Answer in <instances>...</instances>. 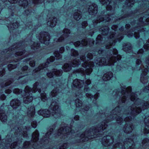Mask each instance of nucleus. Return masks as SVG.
I'll use <instances>...</instances> for the list:
<instances>
[{
  "mask_svg": "<svg viewBox=\"0 0 149 149\" xmlns=\"http://www.w3.org/2000/svg\"><path fill=\"white\" fill-rule=\"evenodd\" d=\"M122 108L119 106L113 109L109 114L106 113L104 114L100 113V116L101 119L103 120L96 127H93L90 129H87L85 132L80 135L78 142H85L89 140L98 137H100L103 134V132L107 127V123L113 120L114 118L116 119L117 123L121 124L125 122V125L123 128L124 132L126 133H129L130 132V120L129 110H126L124 112Z\"/></svg>",
  "mask_w": 149,
  "mask_h": 149,
  "instance_id": "f257e3e1",
  "label": "nucleus"
},
{
  "mask_svg": "<svg viewBox=\"0 0 149 149\" xmlns=\"http://www.w3.org/2000/svg\"><path fill=\"white\" fill-rule=\"evenodd\" d=\"M53 130L50 129L47 133L43 136L39 142H37L38 139L39 134L38 131L36 130L32 134L31 142L25 141L24 143L23 148L28 149H50L53 148L49 147V142L51 139L53 137H58L61 139V141L67 140L71 138L72 135L75 133L73 128L70 125V127L68 126L62 127L54 134H52Z\"/></svg>",
  "mask_w": 149,
  "mask_h": 149,
  "instance_id": "f03ea898",
  "label": "nucleus"
},
{
  "mask_svg": "<svg viewBox=\"0 0 149 149\" xmlns=\"http://www.w3.org/2000/svg\"><path fill=\"white\" fill-rule=\"evenodd\" d=\"M109 34L108 39H109L110 41L105 46L106 49H109L107 51V53H105V51L104 50L101 49L99 50L97 52L98 54H101L102 56H104L105 54V56H106L107 59H106L104 57L96 59L95 62L97 66L113 65L117 61H119L121 59V56L118 54L117 50L116 49L113 48L111 46L114 45L118 41L120 42L123 38V36L119 34L117 38L115 40L114 37L115 36L114 32H113L111 34L110 33Z\"/></svg>",
  "mask_w": 149,
  "mask_h": 149,
  "instance_id": "7ed1b4c3",
  "label": "nucleus"
},
{
  "mask_svg": "<svg viewBox=\"0 0 149 149\" xmlns=\"http://www.w3.org/2000/svg\"><path fill=\"white\" fill-rule=\"evenodd\" d=\"M29 44L33 50L37 49L40 47L39 43L34 42L30 39L28 41H23L18 44H14L8 49L2 51L1 54L5 57L4 60L6 61L9 62L13 61L16 62L24 57H23V55L25 51L24 49V46H25L24 44Z\"/></svg>",
  "mask_w": 149,
  "mask_h": 149,
  "instance_id": "20e7f679",
  "label": "nucleus"
},
{
  "mask_svg": "<svg viewBox=\"0 0 149 149\" xmlns=\"http://www.w3.org/2000/svg\"><path fill=\"white\" fill-rule=\"evenodd\" d=\"M12 132H14V135H13L11 138L6 140L3 139L1 140L0 143V148L1 149H8L18 148V144H19L22 142V137L27 138V131L28 130L26 126L22 127V130L20 127L14 125L10 126Z\"/></svg>",
  "mask_w": 149,
  "mask_h": 149,
  "instance_id": "39448f33",
  "label": "nucleus"
},
{
  "mask_svg": "<svg viewBox=\"0 0 149 149\" xmlns=\"http://www.w3.org/2000/svg\"><path fill=\"white\" fill-rule=\"evenodd\" d=\"M93 55L91 53H89L87 56V58L84 56H81L80 58V60L83 62H84L82 63V66L86 69L81 68L76 70L78 73H81L83 75H89L92 71V68L94 66V63L93 62H90L88 63L89 61L92 58Z\"/></svg>",
  "mask_w": 149,
  "mask_h": 149,
  "instance_id": "423d86ee",
  "label": "nucleus"
},
{
  "mask_svg": "<svg viewBox=\"0 0 149 149\" xmlns=\"http://www.w3.org/2000/svg\"><path fill=\"white\" fill-rule=\"evenodd\" d=\"M49 109H51V112L47 109H41L38 111V114L46 118L50 116L51 114L55 118L61 117L60 110L57 102L55 101L53 102L49 106Z\"/></svg>",
  "mask_w": 149,
  "mask_h": 149,
  "instance_id": "0eeeda50",
  "label": "nucleus"
},
{
  "mask_svg": "<svg viewBox=\"0 0 149 149\" xmlns=\"http://www.w3.org/2000/svg\"><path fill=\"white\" fill-rule=\"evenodd\" d=\"M40 86L39 82H36L33 84V87L32 89L28 86H26L24 89V92L25 95L24 96L25 97L24 98V102L26 104H27L31 102L33 99L32 93H35L37 91L38 92L40 93L41 90L40 88H39Z\"/></svg>",
  "mask_w": 149,
  "mask_h": 149,
  "instance_id": "6e6552de",
  "label": "nucleus"
},
{
  "mask_svg": "<svg viewBox=\"0 0 149 149\" xmlns=\"http://www.w3.org/2000/svg\"><path fill=\"white\" fill-rule=\"evenodd\" d=\"M130 86L128 88H120L119 89L115 90L112 94L119 100V103H125L127 98H130Z\"/></svg>",
  "mask_w": 149,
  "mask_h": 149,
  "instance_id": "1a4fd4ad",
  "label": "nucleus"
},
{
  "mask_svg": "<svg viewBox=\"0 0 149 149\" xmlns=\"http://www.w3.org/2000/svg\"><path fill=\"white\" fill-rule=\"evenodd\" d=\"M111 17L109 14H108L106 15L104 17H102V16H99L97 18V19L95 21L93 20V24L90 26L91 30L89 32V35L91 36H92L95 32L92 30L94 29L97 28L96 25H97V24L98 23H100V22H102V24L105 23V25H107V26H108L109 22L111 21V22H112V21H111V19L110 18Z\"/></svg>",
  "mask_w": 149,
  "mask_h": 149,
  "instance_id": "9d476101",
  "label": "nucleus"
},
{
  "mask_svg": "<svg viewBox=\"0 0 149 149\" xmlns=\"http://www.w3.org/2000/svg\"><path fill=\"white\" fill-rule=\"evenodd\" d=\"M111 17L109 14H108L106 15L104 17H102V16H99L97 18V19L95 21L93 20V24L90 26L91 30L89 32V35L91 36H92L95 32L92 30L94 29L97 28L96 25H97V24L98 23H100V22H102V24L105 23V25H107V26H108L109 22L111 21V22H112V21H111V19L110 18Z\"/></svg>",
  "mask_w": 149,
  "mask_h": 149,
  "instance_id": "9b49d317",
  "label": "nucleus"
},
{
  "mask_svg": "<svg viewBox=\"0 0 149 149\" xmlns=\"http://www.w3.org/2000/svg\"><path fill=\"white\" fill-rule=\"evenodd\" d=\"M149 24V17L146 18L145 17H141L139 20V23L138 24L137 27L136 28L134 31H137L138 32L135 31L134 33V37L136 39L139 37V32L141 31H144L145 30L143 28V26Z\"/></svg>",
  "mask_w": 149,
  "mask_h": 149,
  "instance_id": "f8f14e48",
  "label": "nucleus"
},
{
  "mask_svg": "<svg viewBox=\"0 0 149 149\" xmlns=\"http://www.w3.org/2000/svg\"><path fill=\"white\" fill-rule=\"evenodd\" d=\"M91 83V81L89 79H87L85 81V82H84L83 81L76 79L73 81L72 87L73 88H81L84 86V91L89 92L90 91V89L88 86Z\"/></svg>",
  "mask_w": 149,
  "mask_h": 149,
  "instance_id": "ddd939ff",
  "label": "nucleus"
},
{
  "mask_svg": "<svg viewBox=\"0 0 149 149\" xmlns=\"http://www.w3.org/2000/svg\"><path fill=\"white\" fill-rule=\"evenodd\" d=\"M146 65L145 67L141 66V69L142 70V73L141 74L140 80L141 82L143 84L147 83L148 82V77L146 76V74L148 72V66H149V58H148L146 61Z\"/></svg>",
  "mask_w": 149,
  "mask_h": 149,
  "instance_id": "4468645a",
  "label": "nucleus"
},
{
  "mask_svg": "<svg viewBox=\"0 0 149 149\" xmlns=\"http://www.w3.org/2000/svg\"><path fill=\"white\" fill-rule=\"evenodd\" d=\"M37 37L40 42L46 45H48L50 42V36L48 32H41L38 36H37Z\"/></svg>",
  "mask_w": 149,
  "mask_h": 149,
  "instance_id": "2eb2a0df",
  "label": "nucleus"
},
{
  "mask_svg": "<svg viewBox=\"0 0 149 149\" xmlns=\"http://www.w3.org/2000/svg\"><path fill=\"white\" fill-rule=\"evenodd\" d=\"M113 136H111L107 135L103 137L102 139V143L103 146L110 148L113 147L114 140Z\"/></svg>",
  "mask_w": 149,
  "mask_h": 149,
  "instance_id": "dca6fc26",
  "label": "nucleus"
},
{
  "mask_svg": "<svg viewBox=\"0 0 149 149\" xmlns=\"http://www.w3.org/2000/svg\"><path fill=\"white\" fill-rule=\"evenodd\" d=\"M81 63L79 59H75L69 63L65 64L62 67V69L65 72L70 71L72 68V67H75L78 66Z\"/></svg>",
  "mask_w": 149,
  "mask_h": 149,
  "instance_id": "f3484780",
  "label": "nucleus"
},
{
  "mask_svg": "<svg viewBox=\"0 0 149 149\" xmlns=\"http://www.w3.org/2000/svg\"><path fill=\"white\" fill-rule=\"evenodd\" d=\"M124 147L123 144L118 143L112 147L113 149H130V139H127L124 142Z\"/></svg>",
  "mask_w": 149,
  "mask_h": 149,
  "instance_id": "a211bd4d",
  "label": "nucleus"
},
{
  "mask_svg": "<svg viewBox=\"0 0 149 149\" xmlns=\"http://www.w3.org/2000/svg\"><path fill=\"white\" fill-rule=\"evenodd\" d=\"M55 59V58L53 56H51L49 58L47 59V61L45 63H43L39 65L38 67L36 68L33 71V74H34L35 73L38 72L41 70L44 69L48 67V65L50 62H53Z\"/></svg>",
  "mask_w": 149,
  "mask_h": 149,
  "instance_id": "6ab92c4d",
  "label": "nucleus"
},
{
  "mask_svg": "<svg viewBox=\"0 0 149 149\" xmlns=\"http://www.w3.org/2000/svg\"><path fill=\"white\" fill-rule=\"evenodd\" d=\"M30 72V70L28 69V67L25 65L22 68L21 72H18L17 73V76L15 77V79H19L20 78L28 74Z\"/></svg>",
  "mask_w": 149,
  "mask_h": 149,
  "instance_id": "aec40b11",
  "label": "nucleus"
},
{
  "mask_svg": "<svg viewBox=\"0 0 149 149\" xmlns=\"http://www.w3.org/2000/svg\"><path fill=\"white\" fill-rule=\"evenodd\" d=\"M52 86H54L56 88L54 89L51 93V95L52 97L55 96L59 90L58 88L61 86L60 84H61L60 81L58 79L54 81L52 83Z\"/></svg>",
  "mask_w": 149,
  "mask_h": 149,
  "instance_id": "412c9836",
  "label": "nucleus"
},
{
  "mask_svg": "<svg viewBox=\"0 0 149 149\" xmlns=\"http://www.w3.org/2000/svg\"><path fill=\"white\" fill-rule=\"evenodd\" d=\"M63 73L61 70H57L56 69H54L52 70V72H49L47 74V76L49 78H52L54 75L57 76H61Z\"/></svg>",
  "mask_w": 149,
  "mask_h": 149,
  "instance_id": "4be33fe9",
  "label": "nucleus"
},
{
  "mask_svg": "<svg viewBox=\"0 0 149 149\" xmlns=\"http://www.w3.org/2000/svg\"><path fill=\"white\" fill-rule=\"evenodd\" d=\"M63 33L62 36L60 37L58 39L55 38L54 40V42H62L65 38L68 37L69 34L70 33V30L67 29H64L63 32Z\"/></svg>",
  "mask_w": 149,
  "mask_h": 149,
  "instance_id": "5701e85b",
  "label": "nucleus"
},
{
  "mask_svg": "<svg viewBox=\"0 0 149 149\" xmlns=\"http://www.w3.org/2000/svg\"><path fill=\"white\" fill-rule=\"evenodd\" d=\"M88 11L90 15H95L97 12V5L95 3H93L91 5H89Z\"/></svg>",
  "mask_w": 149,
  "mask_h": 149,
  "instance_id": "b1692460",
  "label": "nucleus"
},
{
  "mask_svg": "<svg viewBox=\"0 0 149 149\" xmlns=\"http://www.w3.org/2000/svg\"><path fill=\"white\" fill-rule=\"evenodd\" d=\"M7 118V116L5 113L4 106L2 105L0 107V120L2 122H6Z\"/></svg>",
  "mask_w": 149,
  "mask_h": 149,
  "instance_id": "393cba45",
  "label": "nucleus"
},
{
  "mask_svg": "<svg viewBox=\"0 0 149 149\" xmlns=\"http://www.w3.org/2000/svg\"><path fill=\"white\" fill-rule=\"evenodd\" d=\"M100 3L103 5L106 6V9L108 10L111 11L112 9L111 0H99Z\"/></svg>",
  "mask_w": 149,
  "mask_h": 149,
  "instance_id": "a878e982",
  "label": "nucleus"
},
{
  "mask_svg": "<svg viewBox=\"0 0 149 149\" xmlns=\"http://www.w3.org/2000/svg\"><path fill=\"white\" fill-rule=\"evenodd\" d=\"M10 105L15 109H16L20 106L21 102L17 99H14L12 100L10 102Z\"/></svg>",
  "mask_w": 149,
  "mask_h": 149,
  "instance_id": "bb28decb",
  "label": "nucleus"
},
{
  "mask_svg": "<svg viewBox=\"0 0 149 149\" xmlns=\"http://www.w3.org/2000/svg\"><path fill=\"white\" fill-rule=\"evenodd\" d=\"M57 21V19L56 17H51L49 18L47 22V25L51 27H54L56 25Z\"/></svg>",
  "mask_w": 149,
  "mask_h": 149,
  "instance_id": "cd10ccee",
  "label": "nucleus"
},
{
  "mask_svg": "<svg viewBox=\"0 0 149 149\" xmlns=\"http://www.w3.org/2000/svg\"><path fill=\"white\" fill-rule=\"evenodd\" d=\"M27 116L29 117H33L35 113V108L33 106L29 107L27 110Z\"/></svg>",
  "mask_w": 149,
  "mask_h": 149,
  "instance_id": "c85d7f7f",
  "label": "nucleus"
},
{
  "mask_svg": "<svg viewBox=\"0 0 149 149\" xmlns=\"http://www.w3.org/2000/svg\"><path fill=\"white\" fill-rule=\"evenodd\" d=\"M94 41L92 39H86L82 40L81 44L84 46L88 45L90 46H92L94 44Z\"/></svg>",
  "mask_w": 149,
  "mask_h": 149,
  "instance_id": "c756f323",
  "label": "nucleus"
},
{
  "mask_svg": "<svg viewBox=\"0 0 149 149\" xmlns=\"http://www.w3.org/2000/svg\"><path fill=\"white\" fill-rule=\"evenodd\" d=\"M103 26L99 29V31L103 35H106L108 33L109 28L107 26L104 24H103Z\"/></svg>",
  "mask_w": 149,
  "mask_h": 149,
  "instance_id": "7c9ffc66",
  "label": "nucleus"
},
{
  "mask_svg": "<svg viewBox=\"0 0 149 149\" xmlns=\"http://www.w3.org/2000/svg\"><path fill=\"white\" fill-rule=\"evenodd\" d=\"M140 1L143 3L141 6L142 9L144 8L147 11L149 10V0H141ZM148 17H149V15Z\"/></svg>",
  "mask_w": 149,
  "mask_h": 149,
  "instance_id": "2f4dec72",
  "label": "nucleus"
},
{
  "mask_svg": "<svg viewBox=\"0 0 149 149\" xmlns=\"http://www.w3.org/2000/svg\"><path fill=\"white\" fill-rule=\"evenodd\" d=\"M140 1L143 3L141 6L142 9L144 8L147 11L149 10V0H141ZM148 17H149V15Z\"/></svg>",
  "mask_w": 149,
  "mask_h": 149,
  "instance_id": "473e14b6",
  "label": "nucleus"
},
{
  "mask_svg": "<svg viewBox=\"0 0 149 149\" xmlns=\"http://www.w3.org/2000/svg\"><path fill=\"white\" fill-rule=\"evenodd\" d=\"M144 121L145 123V128L143 132L145 134H148L149 133V116L146 117Z\"/></svg>",
  "mask_w": 149,
  "mask_h": 149,
  "instance_id": "72a5a7b5",
  "label": "nucleus"
},
{
  "mask_svg": "<svg viewBox=\"0 0 149 149\" xmlns=\"http://www.w3.org/2000/svg\"><path fill=\"white\" fill-rule=\"evenodd\" d=\"M112 73L111 72H109L104 74L102 77L103 80L107 81L109 80L113 77Z\"/></svg>",
  "mask_w": 149,
  "mask_h": 149,
  "instance_id": "f704fd0d",
  "label": "nucleus"
},
{
  "mask_svg": "<svg viewBox=\"0 0 149 149\" xmlns=\"http://www.w3.org/2000/svg\"><path fill=\"white\" fill-rule=\"evenodd\" d=\"M74 18L77 20L79 21L81 17V13L79 10H75L74 13Z\"/></svg>",
  "mask_w": 149,
  "mask_h": 149,
  "instance_id": "c9c22d12",
  "label": "nucleus"
},
{
  "mask_svg": "<svg viewBox=\"0 0 149 149\" xmlns=\"http://www.w3.org/2000/svg\"><path fill=\"white\" fill-rule=\"evenodd\" d=\"M19 24L18 22H16L15 23H14L13 24H9L7 23V25L8 29L10 31V30H13L14 29L17 28Z\"/></svg>",
  "mask_w": 149,
  "mask_h": 149,
  "instance_id": "e433bc0d",
  "label": "nucleus"
},
{
  "mask_svg": "<svg viewBox=\"0 0 149 149\" xmlns=\"http://www.w3.org/2000/svg\"><path fill=\"white\" fill-rule=\"evenodd\" d=\"M18 4L25 8L27 6L28 2L26 0H19L18 2Z\"/></svg>",
  "mask_w": 149,
  "mask_h": 149,
  "instance_id": "4c0bfd02",
  "label": "nucleus"
},
{
  "mask_svg": "<svg viewBox=\"0 0 149 149\" xmlns=\"http://www.w3.org/2000/svg\"><path fill=\"white\" fill-rule=\"evenodd\" d=\"M29 61V64L32 67H34L35 66V62L34 60H31V58H29L25 59L24 62L28 63Z\"/></svg>",
  "mask_w": 149,
  "mask_h": 149,
  "instance_id": "58836bf2",
  "label": "nucleus"
},
{
  "mask_svg": "<svg viewBox=\"0 0 149 149\" xmlns=\"http://www.w3.org/2000/svg\"><path fill=\"white\" fill-rule=\"evenodd\" d=\"M130 25L129 24H127L125 25V29L126 30H125V32L124 33L125 35H127V36L130 37Z\"/></svg>",
  "mask_w": 149,
  "mask_h": 149,
  "instance_id": "ea45409f",
  "label": "nucleus"
},
{
  "mask_svg": "<svg viewBox=\"0 0 149 149\" xmlns=\"http://www.w3.org/2000/svg\"><path fill=\"white\" fill-rule=\"evenodd\" d=\"M123 49L126 52L130 53V44L123 45Z\"/></svg>",
  "mask_w": 149,
  "mask_h": 149,
  "instance_id": "a19ab883",
  "label": "nucleus"
},
{
  "mask_svg": "<svg viewBox=\"0 0 149 149\" xmlns=\"http://www.w3.org/2000/svg\"><path fill=\"white\" fill-rule=\"evenodd\" d=\"M103 38L100 35H98L96 38V44H100L103 43Z\"/></svg>",
  "mask_w": 149,
  "mask_h": 149,
  "instance_id": "79ce46f5",
  "label": "nucleus"
},
{
  "mask_svg": "<svg viewBox=\"0 0 149 149\" xmlns=\"http://www.w3.org/2000/svg\"><path fill=\"white\" fill-rule=\"evenodd\" d=\"M47 1L50 2L51 1H53V0H47ZM44 0H30L29 1L31 2L32 3L35 4H38V3H41L43 2Z\"/></svg>",
  "mask_w": 149,
  "mask_h": 149,
  "instance_id": "37998d69",
  "label": "nucleus"
},
{
  "mask_svg": "<svg viewBox=\"0 0 149 149\" xmlns=\"http://www.w3.org/2000/svg\"><path fill=\"white\" fill-rule=\"evenodd\" d=\"M75 103L77 107H81L82 104V101L78 98H77L75 100Z\"/></svg>",
  "mask_w": 149,
  "mask_h": 149,
  "instance_id": "c03bdc74",
  "label": "nucleus"
},
{
  "mask_svg": "<svg viewBox=\"0 0 149 149\" xmlns=\"http://www.w3.org/2000/svg\"><path fill=\"white\" fill-rule=\"evenodd\" d=\"M91 91H93V92H96V94L94 96L93 98L95 100H97L98 98V97L99 96V94L97 93V92H96L97 90H96L95 88L94 87L92 88Z\"/></svg>",
  "mask_w": 149,
  "mask_h": 149,
  "instance_id": "a18cd8bd",
  "label": "nucleus"
},
{
  "mask_svg": "<svg viewBox=\"0 0 149 149\" xmlns=\"http://www.w3.org/2000/svg\"><path fill=\"white\" fill-rule=\"evenodd\" d=\"M12 83L10 81H8L6 82H3L1 84V88H4L10 85Z\"/></svg>",
  "mask_w": 149,
  "mask_h": 149,
  "instance_id": "49530a36",
  "label": "nucleus"
},
{
  "mask_svg": "<svg viewBox=\"0 0 149 149\" xmlns=\"http://www.w3.org/2000/svg\"><path fill=\"white\" fill-rule=\"evenodd\" d=\"M17 66V64H11L8 65V69L9 71H11L13 69L15 68Z\"/></svg>",
  "mask_w": 149,
  "mask_h": 149,
  "instance_id": "de8ad7c7",
  "label": "nucleus"
},
{
  "mask_svg": "<svg viewBox=\"0 0 149 149\" xmlns=\"http://www.w3.org/2000/svg\"><path fill=\"white\" fill-rule=\"evenodd\" d=\"M54 55L56 57L57 59H58L61 58L62 56L58 51H55L54 53Z\"/></svg>",
  "mask_w": 149,
  "mask_h": 149,
  "instance_id": "09e8293b",
  "label": "nucleus"
},
{
  "mask_svg": "<svg viewBox=\"0 0 149 149\" xmlns=\"http://www.w3.org/2000/svg\"><path fill=\"white\" fill-rule=\"evenodd\" d=\"M41 98L42 101L44 102L47 100L46 94L45 93H42L40 94Z\"/></svg>",
  "mask_w": 149,
  "mask_h": 149,
  "instance_id": "8fccbe9b",
  "label": "nucleus"
},
{
  "mask_svg": "<svg viewBox=\"0 0 149 149\" xmlns=\"http://www.w3.org/2000/svg\"><path fill=\"white\" fill-rule=\"evenodd\" d=\"M71 54L72 56H76L78 55L79 53L77 51L74 49H72L71 50Z\"/></svg>",
  "mask_w": 149,
  "mask_h": 149,
  "instance_id": "3c124183",
  "label": "nucleus"
},
{
  "mask_svg": "<svg viewBox=\"0 0 149 149\" xmlns=\"http://www.w3.org/2000/svg\"><path fill=\"white\" fill-rule=\"evenodd\" d=\"M26 29H31L32 27V23L31 22H27L25 24Z\"/></svg>",
  "mask_w": 149,
  "mask_h": 149,
  "instance_id": "603ef678",
  "label": "nucleus"
},
{
  "mask_svg": "<svg viewBox=\"0 0 149 149\" xmlns=\"http://www.w3.org/2000/svg\"><path fill=\"white\" fill-rule=\"evenodd\" d=\"M13 93L16 94H20L22 93V90L17 88H15L14 90Z\"/></svg>",
  "mask_w": 149,
  "mask_h": 149,
  "instance_id": "864d4df0",
  "label": "nucleus"
},
{
  "mask_svg": "<svg viewBox=\"0 0 149 149\" xmlns=\"http://www.w3.org/2000/svg\"><path fill=\"white\" fill-rule=\"evenodd\" d=\"M88 24L86 21L82 22L81 23V27L83 29H85L88 25Z\"/></svg>",
  "mask_w": 149,
  "mask_h": 149,
  "instance_id": "5fc2aeb1",
  "label": "nucleus"
},
{
  "mask_svg": "<svg viewBox=\"0 0 149 149\" xmlns=\"http://www.w3.org/2000/svg\"><path fill=\"white\" fill-rule=\"evenodd\" d=\"M89 107H86L84 108V109H83L82 110V111H81V113L83 115H84V113H86L87 112V111H88L89 109Z\"/></svg>",
  "mask_w": 149,
  "mask_h": 149,
  "instance_id": "6e6d98bb",
  "label": "nucleus"
},
{
  "mask_svg": "<svg viewBox=\"0 0 149 149\" xmlns=\"http://www.w3.org/2000/svg\"><path fill=\"white\" fill-rule=\"evenodd\" d=\"M68 145L66 143H64L63 145L59 147V149H65L68 146Z\"/></svg>",
  "mask_w": 149,
  "mask_h": 149,
  "instance_id": "4d7b16f0",
  "label": "nucleus"
},
{
  "mask_svg": "<svg viewBox=\"0 0 149 149\" xmlns=\"http://www.w3.org/2000/svg\"><path fill=\"white\" fill-rule=\"evenodd\" d=\"M149 142V140L147 138L144 139L142 141V144L145 146H146Z\"/></svg>",
  "mask_w": 149,
  "mask_h": 149,
  "instance_id": "13d9d810",
  "label": "nucleus"
},
{
  "mask_svg": "<svg viewBox=\"0 0 149 149\" xmlns=\"http://www.w3.org/2000/svg\"><path fill=\"white\" fill-rule=\"evenodd\" d=\"M78 93H76V96L78 97H79L80 98L82 97L83 95V94H82V92H81V90H78Z\"/></svg>",
  "mask_w": 149,
  "mask_h": 149,
  "instance_id": "bf43d9fd",
  "label": "nucleus"
},
{
  "mask_svg": "<svg viewBox=\"0 0 149 149\" xmlns=\"http://www.w3.org/2000/svg\"><path fill=\"white\" fill-rule=\"evenodd\" d=\"M3 93V92H0V99L2 100H5L6 98V96Z\"/></svg>",
  "mask_w": 149,
  "mask_h": 149,
  "instance_id": "052dcab7",
  "label": "nucleus"
},
{
  "mask_svg": "<svg viewBox=\"0 0 149 149\" xmlns=\"http://www.w3.org/2000/svg\"><path fill=\"white\" fill-rule=\"evenodd\" d=\"M1 66H0V76H2L5 74V71L4 69H2V68H1Z\"/></svg>",
  "mask_w": 149,
  "mask_h": 149,
  "instance_id": "680f3d73",
  "label": "nucleus"
},
{
  "mask_svg": "<svg viewBox=\"0 0 149 149\" xmlns=\"http://www.w3.org/2000/svg\"><path fill=\"white\" fill-rule=\"evenodd\" d=\"M74 45L76 47H78L79 45H82L84 46L81 44V43L80 41H77L75 42H74Z\"/></svg>",
  "mask_w": 149,
  "mask_h": 149,
  "instance_id": "e2e57ef3",
  "label": "nucleus"
},
{
  "mask_svg": "<svg viewBox=\"0 0 149 149\" xmlns=\"http://www.w3.org/2000/svg\"><path fill=\"white\" fill-rule=\"evenodd\" d=\"M91 92L90 93H87L86 94V95L87 97L91 99L93 97V95L91 93Z\"/></svg>",
  "mask_w": 149,
  "mask_h": 149,
  "instance_id": "0e129e2a",
  "label": "nucleus"
},
{
  "mask_svg": "<svg viewBox=\"0 0 149 149\" xmlns=\"http://www.w3.org/2000/svg\"><path fill=\"white\" fill-rule=\"evenodd\" d=\"M31 10H26L24 12V15H28L29 14L31 13H32L31 12Z\"/></svg>",
  "mask_w": 149,
  "mask_h": 149,
  "instance_id": "69168bd1",
  "label": "nucleus"
},
{
  "mask_svg": "<svg viewBox=\"0 0 149 149\" xmlns=\"http://www.w3.org/2000/svg\"><path fill=\"white\" fill-rule=\"evenodd\" d=\"M143 47H144V48L146 50H149V44H146L144 45Z\"/></svg>",
  "mask_w": 149,
  "mask_h": 149,
  "instance_id": "338daca9",
  "label": "nucleus"
},
{
  "mask_svg": "<svg viewBox=\"0 0 149 149\" xmlns=\"http://www.w3.org/2000/svg\"><path fill=\"white\" fill-rule=\"evenodd\" d=\"M31 125L32 127L35 128L37 126V123L36 121H33L31 123Z\"/></svg>",
  "mask_w": 149,
  "mask_h": 149,
  "instance_id": "774afa93",
  "label": "nucleus"
}]
</instances>
